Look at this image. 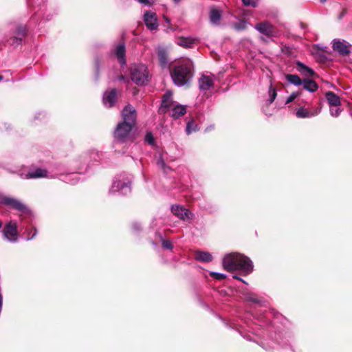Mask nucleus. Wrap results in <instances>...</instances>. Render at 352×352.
Listing matches in <instances>:
<instances>
[{"label":"nucleus","instance_id":"nucleus-3","mask_svg":"<svg viewBox=\"0 0 352 352\" xmlns=\"http://www.w3.org/2000/svg\"><path fill=\"white\" fill-rule=\"evenodd\" d=\"M193 65L188 58H184L178 61L170 72L171 78L174 83L182 87L190 81L192 77Z\"/></svg>","mask_w":352,"mask_h":352},{"label":"nucleus","instance_id":"nucleus-12","mask_svg":"<svg viewBox=\"0 0 352 352\" xmlns=\"http://www.w3.org/2000/svg\"><path fill=\"white\" fill-rule=\"evenodd\" d=\"M5 237L10 241H16L17 228L16 223L10 221L3 230Z\"/></svg>","mask_w":352,"mask_h":352},{"label":"nucleus","instance_id":"nucleus-45","mask_svg":"<svg viewBox=\"0 0 352 352\" xmlns=\"http://www.w3.org/2000/svg\"><path fill=\"white\" fill-rule=\"evenodd\" d=\"M327 0H320V1L322 3H324L326 2Z\"/></svg>","mask_w":352,"mask_h":352},{"label":"nucleus","instance_id":"nucleus-30","mask_svg":"<svg viewBox=\"0 0 352 352\" xmlns=\"http://www.w3.org/2000/svg\"><path fill=\"white\" fill-rule=\"evenodd\" d=\"M269 96H270V100H269V104H272L276 97V90L274 87H272V84L270 85L268 90Z\"/></svg>","mask_w":352,"mask_h":352},{"label":"nucleus","instance_id":"nucleus-24","mask_svg":"<svg viewBox=\"0 0 352 352\" xmlns=\"http://www.w3.org/2000/svg\"><path fill=\"white\" fill-rule=\"evenodd\" d=\"M285 78L289 83L296 86L301 85L303 82V80H302L298 76L295 74H287Z\"/></svg>","mask_w":352,"mask_h":352},{"label":"nucleus","instance_id":"nucleus-32","mask_svg":"<svg viewBox=\"0 0 352 352\" xmlns=\"http://www.w3.org/2000/svg\"><path fill=\"white\" fill-rule=\"evenodd\" d=\"M210 275L212 278H213L216 280H223L226 277V274H224L214 272H210Z\"/></svg>","mask_w":352,"mask_h":352},{"label":"nucleus","instance_id":"nucleus-46","mask_svg":"<svg viewBox=\"0 0 352 352\" xmlns=\"http://www.w3.org/2000/svg\"><path fill=\"white\" fill-rule=\"evenodd\" d=\"M180 1H181V0H173V1H174V2H175V3H178V2H179Z\"/></svg>","mask_w":352,"mask_h":352},{"label":"nucleus","instance_id":"nucleus-5","mask_svg":"<svg viewBox=\"0 0 352 352\" xmlns=\"http://www.w3.org/2000/svg\"><path fill=\"white\" fill-rule=\"evenodd\" d=\"M254 28L268 38L277 37L278 36V32L275 27L268 21L258 23L255 25Z\"/></svg>","mask_w":352,"mask_h":352},{"label":"nucleus","instance_id":"nucleus-4","mask_svg":"<svg viewBox=\"0 0 352 352\" xmlns=\"http://www.w3.org/2000/svg\"><path fill=\"white\" fill-rule=\"evenodd\" d=\"M131 80L137 85H144L148 81V72L147 67L142 63L133 64L130 67Z\"/></svg>","mask_w":352,"mask_h":352},{"label":"nucleus","instance_id":"nucleus-2","mask_svg":"<svg viewBox=\"0 0 352 352\" xmlns=\"http://www.w3.org/2000/svg\"><path fill=\"white\" fill-rule=\"evenodd\" d=\"M223 267L228 272L241 271L249 274L253 271L252 261L247 256L237 253L228 254L223 258Z\"/></svg>","mask_w":352,"mask_h":352},{"label":"nucleus","instance_id":"nucleus-40","mask_svg":"<svg viewBox=\"0 0 352 352\" xmlns=\"http://www.w3.org/2000/svg\"><path fill=\"white\" fill-rule=\"evenodd\" d=\"M298 94L296 93H292L287 99L286 104H288L291 102H292L294 99L296 98Z\"/></svg>","mask_w":352,"mask_h":352},{"label":"nucleus","instance_id":"nucleus-11","mask_svg":"<svg viewBox=\"0 0 352 352\" xmlns=\"http://www.w3.org/2000/svg\"><path fill=\"white\" fill-rule=\"evenodd\" d=\"M172 212L178 218L183 221H188L192 219V214L187 209L179 206H173L171 208Z\"/></svg>","mask_w":352,"mask_h":352},{"label":"nucleus","instance_id":"nucleus-39","mask_svg":"<svg viewBox=\"0 0 352 352\" xmlns=\"http://www.w3.org/2000/svg\"><path fill=\"white\" fill-rule=\"evenodd\" d=\"M138 1L143 5L151 6L153 4V0H138Z\"/></svg>","mask_w":352,"mask_h":352},{"label":"nucleus","instance_id":"nucleus-37","mask_svg":"<svg viewBox=\"0 0 352 352\" xmlns=\"http://www.w3.org/2000/svg\"><path fill=\"white\" fill-rule=\"evenodd\" d=\"M242 2L246 6H252L253 8L256 6V2L252 0H242Z\"/></svg>","mask_w":352,"mask_h":352},{"label":"nucleus","instance_id":"nucleus-43","mask_svg":"<svg viewBox=\"0 0 352 352\" xmlns=\"http://www.w3.org/2000/svg\"><path fill=\"white\" fill-rule=\"evenodd\" d=\"M163 17H164V19L166 23H170V20L167 16H166L164 15Z\"/></svg>","mask_w":352,"mask_h":352},{"label":"nucleus","instance_id":"nucleus-1","mask_svg":"<svg viewBox=\"0 0 352 352\" xmlns=\"http://www.w3.org/2000/svg\"><path fill=\"white\" fill-rule=\"evenodd\" d=\"M137 113L130 104L122 110V121L118 124L114 131V138L120 142H124L131 138L132 129L135 125Z\"/></svg>","mask_w":352,"mask_h":352},{"label":"nucleus","instance_id":"nucleus-41","mask_svg":"<svg viewBox=\"0 0 352 352\" xmlns=\"http://www.w3.org/2000/svg\"><path fill=\"white\" fill-rule=\"evenodd\" d=\"M133 229L135 231H138L140 229V226L138 223H134L133 225Z\"/></svg>","mask_w":352,"mask_h":352},{"label":"nucleus","instance_id":"nucleus-6","mask_svg":"<svg viewBox=\"0 0 352 352\" xmlns=\"http://www.w3.org/2000/svg\"><path fill=\"white\" fill-rule=\"evenodd\" d=\"M0 204L10 206L12 208L22 212H28V209L23 203L13 197L3 195L0 196Z\"/></svg>","mask_w":352,"mask_h":352},{"label":"nucleus","instance_id":"nucleus-33","mask_svg":"<svg viewBox=\"0 0 352 352\" xmlns=\"http://www.w3.org/2000/svg\"><path fill=\"white\" fill-rule=\"evenodd\" d=\"M164 102L166 103V101H173L172 97V93L169 91H166L162 97V100Z\"/></svg>","mask_w":352,"mask_h":352},{"label":"nucleus","instance_id":"nucleus-23","mask_svg":"<svg viewBox=\"0 0 352 352\" xmlns=\"http://www.w3.org/2000/svg\"><path fill=\"white\" fill-rule=\"evenodd\" d=\"M28 178H39L47 177V171L42 168H36L34 170L30 171L27 175Z\"/></svg>","mask_w":352,"mask_h":352},{"label":"nucleus","instance_id":"nucleus-7","mask_svg":"<svg viewBox=\"0 0 352 352\" xmlns=\"http://www.w3.org/2000/svg\"><path fill=\"white\" fill-rule=\"evenodd\" d=\"M110 192H120L122 195H127L131 192V182L129 179H116L113 182Z\"/></svg>","mask_w":352,"mask_h":352},{"label":"nucleus","instance_id":"nucleus-28","mask_svg":"<svg viewBox=\"0 0 352 352\" xmlns=\"http://www.w3.org/2000/svg\"><path fill=\"white\" fill-rule=\"evenodd\" d=\"M194 43V40L190 38H181L179 41V45L184 47H190Z\"/></svg>","mask_w":352,"mask_h":352},{"label":"nucleus","instance_id":"nucleus-35","mask_svg":"<svg viewBox=\"0 0 352 352\" xmlns=\"http://www.w3.org/2000/svg\"><path fill=\"white\" fill-rule=\"evenodd\" d=\"M145 140L149 144H153L154 143V138L151 133H147L145 136Z\"/></svg>","mask_w":352,"mask_h":352},{"label":"nucleus","instance_id":"nucleus-20","mask_svg":"<svg viewBox=\"0 0 352 352\" xmlns=\"http://www.w3.org/2000/svg\"><path fill=\"white\" fill-rule=\"evenodd\" d=\"M196 260L201 262H210L212 260V256L208 252L197 251L195 254Z\"/></svg>","mask_w":352,"mask_h":352},{"label":"nucleus","instance_id":"nucleus-34","mask_svg":"<svg viewBox=\"0 0 352 352\" xmlns=\"http://www.w3.org/2000/svg\"><path fill=\"white\" fill-rule=\"evenodd\" d=\"M245 299L253 302H258L257 298L254 294H247L245 295Z\"/></svg>","mask_w":352,"mask_h":352},{"label":"nucleus","instance_id":"nucleus-36","mask_svg":"<svg viewBox=\"0 0 352 352\" xmlns=\"http://www.w3.org/2000/svg\"><path fill=\"white\" fill-rule=\"evenodd\" d=\"M157 165L158 166L162 168L165 173L166 172V164H165V162L164 161V160L160 157L158 161H157Z\"/></svg>","mask_w":352,"mask_h":352},{"label":"nucleus","instance_id":"nucleus-19","mask_svg":"<svg viewBox=\"0 0 352 352\" xmlns=\"http://www.w3.org/2000/svg\"><path fill=\"white\" fill-rule=\"evenodd\" d=\"M298 70L301 73L302 75L305 76H313L315 75L314 71L300 61L296 63Z\"/></svg>","mask_w":352,"mask_h":352},{"label":"nucleus","instance_id":"nucleus-15","mask_svg":"<svg viewBox=\"0 0 352 352\" xmlns=\"http://www.w3.org/2000/svg\"><path fill=\"white\" fill-rule=\"evenodd\" d=\"M214 85V79L210 76L202 75L199 79V87L201 90L208 91Z\"/></svg>","mask_w":352,"mask_h":352},{"label":"nucleus","instance_id":"nucleus-31","mask_svg":"<svg viewBox=\"0 0 352 352\" xmlns=\"http://www.w3.org/2000/svg\"><path fill=\"white\" fill-rule=\"evenodd\" d=\"M329 111L331 116L338 117L342 111V109L340 107H332L329 108Z\"/></svg>","mask_w":352,"mask_h":352},{"label":"nucleus","instance_id":"nucleus-9","mask_svg":"<svg viewBox=\"0 0 352 352\" xmlns=\"http://www.w3.org/2000/svg\"><path fill=\"white\" fill-rule=\"evenodd\" d=\"M320 111V107H315L311 109L300 107L296 109V116L298 118H309L318 116Z\"/></svg>","mask_w":352,"mask_h":352},{"label":"nucleus","instance_id":"nucleus-18","mask_svg":"<svg viewBox=\"0 0 352 352\" xmlns=\"http://www.w3.org/2000/svg\"><path fill=\"white\" fill-rule=\"evenodd\" d=\"M169 111L173 118H178L186 113V108L184 105L175 104Z\"/></svg>","mask_w":352,"mask_h":352},{"label":"nucleus","instance_id":"nucleus-21","mask_svg":"<svg viewBox=\"0 0 352 352\" xmlns=\"http://www.w3.org/2000/svg\"><path fill=\"white\" fill-rule=\"evenodd\" d=\"M26 29L23 27H19L18 28V34L16 36H14L12 41V45H19L21 43L23 38L25 36Z\"/></svg>","mask_w":352,"mask_h":352},{"label":"nucleus","instance_id":"nucleus-13","mask_svg":"<svg viewBox=\"0 0 352 352\" xmlns=\"http://www.w3.org/2000/svg\"><path fill=\"white\" fill-rule=\"evenodd\" d=\"M117 100V94L116 89H111L110 91L104 92L102 98L103 104L105 107H111L114 105Z\"/></svg>","mask_w":352,"mask_h":352},{"label":"nucleus","instance_id":"nucleus-8","mask_svg":"<svg viewBox=\"0 0 352 352\" xmlns=\"http://www.w3.org/2000/svg\"><path fill=\"white\" fill-rule=\"evenodd\" d=\"M144 22L146 28L151 30H157L158 28L157 18L155 12L151 10L146 11L144 14Z\"/></svg>","mask_w":352,"mask_h":352},{"label":"nucleus","instance_id":"nucleus-44","mask_svg":"<svg viewBox=\"0 0 352 352\" xmlns=\"http://www.w3.org/2000/svg\"><path fill=\"white\" fill-rule=\"evenodd\" d=\"M36 234V230H34L33 235L31 237H28V240L32 239Z\"/></svg>","mask_w":352,"mask_h":352},{"label":"nucleus","instance_id":"nucleus-22","mask_svg":"<svg viewBox=\"0 0 352 352\" xmlns=\"http://www.w3.org/2000/svg\"><path fill=\"white\" fill-rule=\"evenodd\" d=\"M302 85L304 89L311 93L316 91L318 88L317 83L314 80L309 79H304Z\"/></svg>","mask_w":352,"mask_h":352},{"label":"nucleus","instance_id":"nucleus-42","mask_svg":"<svg viewBox=\"0 0 352 352\" xmlns=\"http://www.w3.org/2000/svg\"><path fill=\"white\" fill-rule=\"evenodd\" d=\"M232 278H234V279H238V280H241V281H242L243 283H245V284H246V283H245V280H243L242 278H241L240 277H239V276H236V275H234V276H232Z\"/></svg>","mask_w":352,"mask_h":352},{"label":"nucleus","instance_id":"nucleus-48","mask_svg":"<svg viewBox=\"0 0 352 352\" xmlns=\"http://www.w3.org/2000/svg\"><path fill=\"white\" fill-rule=\"evenodd\" d=\"M1 227H2V223H1V222L0 221V229L1 228Z\"/></svg>","mask_w":352,"mask_h":352},{"label":"nucleus","instance_id":"nucleus-47","mask_svg":"<svg viewBox=\"0 0 352 352\" xmlns=\"http://www.w3.org/2000/svg\"><path fill=\"white\" fill-rule=\"evenodd\" d=\"M3 77L2 76H0V81L2 80Z\"/></svg>","mask_w":352,"mask_h":352},{"label":"nucleus","instance_id":"nucleus-14","mask_svg":"<svg viewBox=\"0 0 352 352\" xmlns=\"http://www.w3.org/2000/svg\"><path fill=\"white\" fill-rule=\"evenodd\" d=\"M222 16V11L217 7H212L209 12L210 22L214 25H219Z\"/></svg>","mask_w":352,"mask_h":352},{"label":"nucleus","instance_id":"nucleus-10","mask_svg":"<svg viewBox=\"0 0 352 352\" xmlns=\"http://www.w3.org/2000/svg\"><path fill=\"white\" fill-rule=\"evenodd\" d=\"M332 47L333 50L338 52L340 54L346 56L350 52L351 45L344 41L334 40Z\"/></svg>","mask_w":352,"mask_h":352},{"label":"nucleus","instance_id":"nucleus-27","mask_svg":"<svg viewBox=\"0 0 352 352\" xmlns=\"http://www.w3.org/2000/svg\"><path fill=\"white\" fill-rule=\"evenodd\" d=\"M232 27L236 31H242L247 29L248 23L244 20H239L238 22L233 23Z\"/></svg>","mask_w":352,"mask_h":352},{"label":"nucleus","instance_id":"nucleus-29","mask_svg":"<svg viewBox=\"0 0 352 352\" xmlns=\"http://www.w3.org/2000/svg\"><path fill=\"white\" fill-rule=\"evenodd\" d=\"M197 130V125L194 122V121L191 120L187 123L186 131L187 134H190L191 133L196 131Z\"/></svg>","mask_w":352,"mask_h":352},{"label":"nucleus","instance_id":"nucleus-16","mask_svg":"<svg viewBox=\"0 0 352 352\" xmlns=\"http://www.w3.org/2000/svg\"><path fill=\"white\" fill-rule=\"evenodd\" d=\"M325 98L328 102L329 105V108L332 107H340L341 101L339 98L335 93L333 91H327L325 94Z\"/></svg>","mask_w":352,"mask_h":352},{"label":"nucleus","instance_id":"nucleus-26","mask_svg":"<svg viewBox=\"0 0 352 352\" xmlns=\"http://www.w3.org/2000/svg\"><path fill=\"white\" fill-rule=\"evenodd\" d=\"M157 56L161 66L162 67H166L168 63L167 54L166 51L163 49H159L157 52Z\"/></svg>","mask_w":352,"mask_h":352},{"label":"nucleus","instance_id":"nucleus-38","mask_svg":"<svg viewBox=\"0 0 352 352\" xmlns=\"http://www.w3.org/2000/svg\"><path fill=\"white\" fill-rule=\"evenodd\" d=\"M162 246L166 249L171 250L173 248V245L170 241L164 240L162 241Z\"/></svg>","mask_w":352,"mask_h":352},{"label":"nucleus","instance_id":"nucleus-17","mask_svg":"<svg viewBox=\"0 0 352 352\" xmlns=\"http://www.w3.org/2000/svg\"><path fill=\"white\" fill-rule=\"evenodd\" d=\"M115 54L121 65H124L126 64V50L124 45H118L116 48Z\"/></svg>","mask_w":352,"mask_h":352},{"label":"nucleus","instance_id":"nucleus-25","mask_svg":"<svg viewBox=\"0 0 352 352\" xmlns=\"http://www.w3.org/2000/svg\"><path fill=\"white\" fill-rule=\"evenodd\" d=\"M175 104V103L173 101H166V103L162 101L159 112L160 113H166L169 111Z\"/></svg>","mask_w":352,"mask_h":352}]
</instances>
